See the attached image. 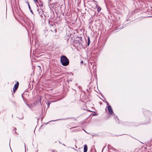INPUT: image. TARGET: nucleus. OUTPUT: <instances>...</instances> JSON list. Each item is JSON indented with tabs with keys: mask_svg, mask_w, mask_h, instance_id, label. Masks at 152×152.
<instances>
[{
	"mask_svg": "<svg viewBox=\"0 0 152 152\" xmlns=\"http://www.w3.org/2000/svg\"><path fill=\"white\" fill-rule=\"evenodd\" d=\"M26 2L28 3V8H29V10H30V9H31V8L30 6V5H29V4L28 2Z\"/></svg>",
	"mask_w": 152,
	"mask_h": 152,
	"instance_id": "nucleus-7",
	"label": "nucleus"
},
{
	"mask_svg": "<svg viewBox=\"0 0 152 152\" xmlns=\"http://www.w3.org/2000/svg\"><path fill=\"white\" fill-rule=\"evenodd\" d=\"M35 1H37V0H34Z\"/></svg>",
	"mask_w": 152,
	"mask_h": 152,
	"instance_id": "nucleus-10",
	"label": "nucleus"
},
{
	"mask_svg": "<svg viewBox=\"0 0 152 152\" xmlns=\"http://www.w3.org/2000/svg\"><path fill=\"white\" fill-rule=\"evenodd\" d=\"M53 152V151H52V152Z\"/></svg>",
	"mask_w": 152,
	"mask_h": 152,
	"instance_id": "nucleus-12",
	"label": "nucleus"
},
{
	"mask_svg": "<svg viewBox=\"0 0 152 152\" xmlns=\"http://www.w3.org/2000/svg\"><path fill=\"white\" fill-rule=\"evenodd\" d=\"M19 84L18 82H17V83L15 85L14 87L13 88V91L14 92H15V91L18 88Z\"/></svg>",
	"mask_w": 152,
	"mask_h": 152,
	"instance_id": "nucleus-2",
	"label": "nucleus"
},
{
	"mask_svg": "<svg viewBox=\"0 0 152 152\" xmlns=\"http://www.w3.org/2000/svg\"><path fill=\"white\" fill-rule=\"evenodd\" d=\"M97 7V11H98V12H99L101 11V9L99 7Z\"/></svg>",
	"mask_w": 152,
	"mask_h": 152,
	"instance_id": "nucleus-5",
	"label": "nucleus"
},
{
	"mask_svg": "<svg viewBox=\"0 0 152 152\" xmlns=\"http://www.w3.org/2000/svg\"><path fill=\"white\" fill-rule=\"evenodd\" d=\"M90 43V40L89 37H88V45H89Z\"/></svg>",
	"mask_w": 152,
	"mask_h": 152,
	"instance_id": "nucleus-6",
	"label": "nucleus"
},
{
	"mask_svg": "<svg viewBox=\"0 0 152 152\" xmlns=\"http://www.w3.org/2000/svg\"><path fill=\"white\" fill-rule=\"evenodd\" d=\"M60 58L61 62L63 65L66 66L69 64V60L65 56H61Z\"/></svg>",
	"mask_w": 152,
	"mask_h": 152,
	"instance_id": "nucleus-1",
	"label": "nucleus"
},
{
	"mask_svg": "<svg viewBox=\"0 0 152 152\" xmlns=\"http://www.w3.org/2000/svg\"><path fill=\"white\" fill-rule=\"evenodd\" d=\"M48 106H49V104L48 103Z\"/></svg>",
	"mask_w": 152,
	"mask_h": 152,
	"instance_id": "nucleus-11",
	"label": "nucleus"
},
{
	"mask_svg": "<svg viewBox=\"0 0 152 152\" xmlns=\"http://www.w3.org/2000/svg\"><path fill=\"white\" fill-rule=\"evenodd\" d=\"M107 108L108 110L109 113L110 114H112L113 113V111L111 107L109 105L108 106Z\"/></svg>",
	"mask_w": 152,
	"mask_h": 152,
	"instance_id": "nucleus-3",
	"label": "nucleus"
},
{
	"mask_svg": "<svg viewBox=\"0 0 152 152\" xmlns=\"http://www.w3.org/2000/svg\"><path fill=\"white\" fill-rule=\"evenodd\" d=\"M83 61H81V62H80L81 64H83Z\"/></svg>",
	"mask_w": 152,
	"mask_h": 152,
	"instance_id": "nucleus-9",
	"label": "nucleus"
},
{
	"mask_svg": "<svg viewBox=\"0 0 152 152\" xmlns=\"http://www.w3.org/2000/svg\"><path fill=\"white\" fill-rule=\"evenodd\" d=\"M88 150L87 146L86 145H85L84 146V152H87Z\"/></svg>",
	"mask_w": 152,
	"mask_h": 152,
	"instance_id": "nucleus-4",
	"label": "nucleus"
},
{
	"mask_svg": "<svg viewBox=\"0 0 152 152\" xmlns=\"http://www.w3.org/2000/svg\"><path fill=\"white\" fill-rule=\"evenodd\" d=\"M30 10L31 12V13H32L33 14V12L32 11V10L31 9H30Z\"/></svg>",
	"mask_w": 152,
	"mask_h": 152,
	"instance_id": "nucleus-8",
	"label": "nucleus"
}]
</instances>
